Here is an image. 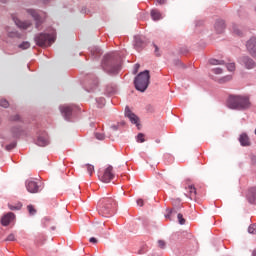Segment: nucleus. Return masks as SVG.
<instances>
[{
	"mask_svg": "<svg viewBox=\"0 0 256 256\" xmlns=\"http://www.w3.org/2000/svg\"><path fill=\"white\" fill-rule=\"evenodd\" d=\"M122 63L123 60L119 54L110 52L103 56L101 67L109 75H118L119 71H121Z\"/></svg>",
	"mask_w": 256,
	"mask_h": 256,
	"instance_id": "1",
	"label": "nucleus"
},
{
	"mask_svg": "<svg viewBox=\"0 0 256 256\" xmlns=\"http://www.w3.org/2000/svg\"><path fill=\"white\" fill-rule=\"evenodd\" d=\"M227 107L235 111H247L251 108L249 96L230 94L227 99Z\"/></svg>",
	"mask_w": 256,
	"mask_h": 256,
	"instance_id": "2",
	"label": "nucleus"
},
{
	"mask_svg": "<svg viewBox=\"0 0 256 256\" xmlns=\"http://www.w3.org/2000/svg\"><path fill=\"white\" fill-rule=\"evenodd\" d=\"M134 89L139 91V93H145L151 85V71L144 70L139 72L133 80Z\"/></svg>",
	"mask_w": 256,
	"mask_h": 256,
	"instance_id": "3",
	"label": "nucleus"
},
{
	"mask_svg": "<svg viewBox=\"0 0 256 256\" xmlns=\"http://www.w3.org/2000/svg\"><path fill=\"white\" fill-rule=\"evenodd\" d=\"M115 207H117V201H115L113 198L100 200L98 204V213L102 217L113 215V213H115Z\"/></svg>",
	"mask_w": 256,
	"mask_h": 256,
	"instance_id": "4",
	"label": "nucleus"
},
{
	"mask_svg": "<svg viewBox=\"0 0 256 256\" xmlns=\"http://www.w3.org/2000/svg\"><path fill=\"white\" fill-rule=\"evenodd\" d=\"M56 39H57V36H55V34H50L45 32L38 33L34 37V41L37 47H43L44 49L47 47H51L53 43L56 41Z\"/></svg>",
	"mask_w": 256,
	"mask_h": 256,
	"instance_id": "5",
	"label": "nucleus"
},
{
	"mask_svg": "<svg viewBox=\"0 0 256 256\" xmlns=\"http://www.w3.org/2000/svg\"><path fill=\"white\" fill-rule=\"evenodd\" d=\"M26 13L31 15L33 20L35 21V27L38 31L41 29V25L47 21V14L41 15L35 9H27Z\"/></svg>",
	"mask_w": 256,
	"mask_h": 256,
	"instance_id": "6",
	"label": "nucleus"
},
{
	"mask_svg": "<svg viewBox=\"0 0 256 256\" xmlns=\"http://www.w3.org/2000/svg\"><path fill=\"white\" fill-rule=\"evenodd\" d=\"M124 116L129 119L132 125H136L139 131L141 130V119L139 118V116H137V114L131 111V108H129V106L125 107Z\"/></svg>",
	"mask_w": 256,
	"mask_h": 256,
	"instance_id": "7",
	"label": "nucleus"
},
{
	"mask_svg": "<svg viewBox=\"0 0 256 256\" xmlns=\"http://www.w3.org/2000/svg\"><path fill=\"white\" fill-rule=\"evenodd\" d=\"M149 43H151L149 39L143 35L134 36V48L136 51H143V49H145Z\"/></svg>",
	"mask_w": 256,
	"mask_h": 256,
	"instance_id": "8",
	"label": "nucleus"
},
{
	"mask_svg": "<svg viewBox=\"0 0 256 256\" xmlns=\"http://www.w3.org/2000/svg\"><path fill=\"white\" fill-rule=\"evenodd\" d=\"M97 87H99V80L95 75H91L86 78L85 91L88 93H95V91H97Z\"/></svg>",
	"mask_w": 256,
	"mask_h": 256,
	"instance_id": "9",
	"label": "nucleus"
},
{
	"mask_svg": "<svg viewBox=\"0 0 256 256\" xmlns=\"http://www.w3.org/2000/svg\"><path fill=\"white\" fill-rule=\"evenodd\" d=\"M76 109L77 107L71 105L59 106L60 113L62 117H64L65 121H71V117H73V113H75Z\"/></svg>",
	"mask_w": 256,
	"mask_h": 256,
	"instance_id": "10",
	"label": "nucleus"
},
{
	"mask_svg": "<svg viewBox=\"0 0 256 256\" xmlns=\"http://www.w3.org/2000/svg\"><path fill=\"white\" fill-rule=\"evenodd\" d=\"M238 63L240 65H243V67H245V69H255V67H256L255 60H253V58H251L248 55L240 56L238 58Z\"/></svg>",
	"mask_w": 256,
	"mask_h": 256,
	"instance_id": "11",
	"label": "nucleus"
},
{
	"mask_svg": "<svg viewBox=\"0 0 256 256\" xmlns=\"http://www.w3.org/2000/svg\"><path fill=\"white\" fill-rule=\"evenodd\" d=\"M176 201H178V204L173 203V208H166L167 214H165V219H169V221H171V217H173V215H177V213L181 211V199L178 198Z\"/></svg>",
	"mask_w": 256,
	"mask_h": 256,
	"instance_id": "12",
	"label": "nucleus"
},
{
	"mask_svg": "<svg viewBox=\"0 0 256 256\" xmlns=\"http://www.w3.org/2000/svg\"><path fill=\"white\" fill-rule=\"evenodd\" d=\"M115 179V174L113 173V166L109 165L105 170L100 180L103 183H111Z\"/></svg>",
	"mask_w": 256,
	"mask_h": 256,
	"instance_id": "13",
	"label": "nucleus"
},
{
	"mask_svg": "<svg viewBox=\"0 0 256 256\" xmlns=\"http://www.w3.org/2000/svg\"><path fill=\"white\" fill-rule=\"evenodd\" d=\"M43 183L41 182H35L33 180L26 181V189L29 193H39Z\"/></svg>",
	"mask_w": 256,
	"mask_h": 256,
	"instance_id": "14",
	"label": "nucleus"
},
{
	"mask_svg": "<svg viewBox=\"0 0 256 256\" xmlns=\"http://www.w3.org/2000/svg\"><path fill=\"white\" fill-rule=\"evenodd\" d=\"M246 49H247L249 55H251V57H253V59H256V38L255 37H251L246 42Z\"/></svg>",
	"mask_w": 256,
	"mask_h": 256,
	"instance_id": "15",
	"label": "nucleus"
},
{
	"mask_svg": "<svg viewBox=\"0 0 256 256\" xmlns=\"http://www.w3.org/2000/svg\"><path fill=\"white\" fill-rule=\"evenodd\" d=\"M12 221H15V213L13 212H8L1 217V225L3 227H8Z\"/></svg>",
	"mask_w": 256,
	"mask_h": 256,
	"instance_id": "16",
	"label": "nucleus"
},
{
	"mask_svg": "<svg viewBox=\"0 0 256 256\" xmlns=\"http://www.w3.org/2000/svg\"><path fill=\"white\" fill-rule=\"evenodd\" d=\"M227 28V25L225 24V20L223 19H217L214 24V29L218 35H221V33H225V29Z\"/></svg>",
	"mask_w": 256,
	"mask_h": 256,
	"instance_id": "17",
	"label": "nucleus"
},
{
	"mask_svg": "<svg viewBox=\"0 0 256 256\" xmlns=\"http://www.w3.org/2000/svg\"><path fill=\"white\" fill-rule=\"evenodd\" d=\"M13 139H21V135L25 132L21 126H13L10 129Z\"/></svg>",
	"mask_w": 256,
	"mask_h": 256,
	"instance_id": "18",
	"label": "nucleus"
},
{
	"mask_svg": "<svg viewBox=\"0 0 256 256\" xmlns=\"http://www.w3.org/2000/svg\"><path fill=\"white\" fill-rule=\"evenodd\" d=\"M13 21H14L15 25H17V27H19V29L27 30V29H29V27H31V25H33L29 21H21L19 18H15V17H13Z\"/></svg>",
	"mask_w": 256,
	"mask_h": 256,
	"instance_id": "19",
	"label": "nucleus"
},
{
	"mask_svg": "<svg viewBox=\"0 0 256 256\" xmlns=\"http://www.w3.org/2000/svg\"><path fill=\"white\" fill-rule=\"evenodd\" d=\"M247 201L251 204V205H256V186L252 187L248 190V194H247Z\"/></svg>",
	"mask_w": 256,
	"mask_h": 256,
	"instance_id": "20",
	"label": "nucleus"
},
{
	"mask_svg": "<svg viewBox=\"0 0 256 256\" xmlns=\"http://www.w3.org/2000/svg\"><path fill=\"white\" fill-rule=\"evenodd\" d=\"M35 143L38 145V147H47V145H49V140L45 136V133H42L41 135H38Z\"/></svg>",
	"mask_w": 256,
	"mask_h": 256,
	"instance_id": "21",
	"label": "nucleus"
},
{
	"mask_svg": "<svg viewBox=\"0 0 256 256\" xmlns=\"http://www.w3.org/2000/svg\"><path fill=\"white\" fill-rule=\"evenodd\" d=\"M90 55L92 59H99L103 55V50L99 46H93L90 48Z\"/></svg>",
	"mask_w": 256,
	"mask_h": 256,
	"instance_id": "22",
	"label": "nucleus"
},
{
	"mask_svg": "<svg viewBox=\"0 0 256 256\" xmlns=\"http://www.w3.org/2000/svg\"><path fill=\"white\" fill-rule=\"evenodd\" d=\"M239 143L242 147H251V140L249 139V135H247V133H242L239 136Z\"/></svg>",
	"mask_w": 256,
	"mask_h": 256,
	"instance_id": "23",
	"label": "nucleus"
},
{
	"mask_svg": "<svg viewBox=\"0 0 256 256\" xmlns=\"http://www.w3.org/2000/svg\"><path fill=\"white\" fill-rule=\"evenodd\" d=\"M6 32H7V37H9V39H23V34L19 33V31L10 30V28L7 27Z\"/></svg>",
	"mask_w": 256,
	"mask_h": 256,
	"instance_id": "24",
	"label": "nucleus"
},
{
	"mask_svg": "<svg viewBox=\"0 0 256 256\" xmlns=\"http://www.w3.org/2000/svg\"><path fill=\"white\" fill-rule=\"evenodd\" d=\"M151 18L153 19V21H159L162 19L161 17V12L157 9H152L150 12Z\"/></svg>",
	"mask_w": 256,
	"mask_h": 256,
	"instance_id": "25",
	"label": "nucleus"
},
{
	"mask_svg": "<svg viewBox=\"0 0 256 256\" xmlns=\"http://www.w3.org/2000/svg\"><path fill=\"white\" fill-rule=\"evenodd\" d=\"M232 31L234 35H237L238 37H243V31L239 29V25L237 24H232Z\"/></svg>",
	"mask_w": 256,
	"mask_h": 256,
	"instance_id": "26",
	"label": "nucleus"
},
{
	"mask_svg": "<svg viewBox=\"0 0 256 256\" xmlns=\"http://www.w3.org/2000/svg\"><path fill=\"white\" fill-rule=\"evenodd\" d=\"M22 207H23V203L21 202H18L16 206L8 204V208L10 209V211H21Z\"/></svg>",
	"mask_w": 256,
	"mask_h": 256,
	"instance_id": "27",
	"label": "nucleus"
},
{
	"mask_svg": "<svg viewBox=\"0 0 256 256\" xmlns=\"http://www.w3.org/2000/svg\"><path fill=\"white\" fill-rule=\"evenodd\" d=\"M173 65H174L175 67H181V69H187V65H185L184 63H182L180 59H174V60H173Z\"/></svg>",
	"mask_w": 256,
	"mask_h": 256,
	"instance_id": "28",
	"label": "nucleus"
},
{
	"mask_svg": "<svg viewBox=\"0 0 256 256\" xmlns=\"http://www.w3.org/2000/svg\"><path fill=\"white\" fill-rule=\"evenodd\" d=\"M209 63H210V65H225L224 60H218V59H215V58H211L209 60Z\"/></svg>",
	"mask_w": 256,
	"mask_h": 256,
	"instance_id": "29",
	"label": "nucleus"
},
{
	"mask_svg": "<svg viewBox=\"0 0 256 256\" xmlns=\"http://www.w3.org/2000/svg\"><path fill=\"white\" fill-rule=\"evenodd\" d=\"M10 121H14L15 123L17 122L23 123V118H21V115L16 114V115L10 116Z\"/></svg>",
	"mask_w": 256,
	"mask_h": 256,
	"instance_id": "30",
	"label": "nucleus"
},
{
	"mask_svg": "<svg viewBox=\"0 0 256 256\" xmlns=\"http://www.w3.org/2000/svg\"><path fill=\"white\" fill-rule=\"evenodd\" d=\"M188 189L190 190V199H193L197 195V188H195V185H189Z\"/></svg>",
	"mask_w": 256,
	"mask_h": 256,
	"instance_id": "31",
	"label": "nucleus"
},
{
	"mask_svg": "<svg viewBox=\"0 0 256 256\" xmlns=\"http://www.w3.org/2000/svg\"><path fill=\"white\" fill-rule=\"evenodd\" d=\"M31 47V43L29 41H23L21 44L18 45L19 49L25 51V49H29Z\"/></svg>",
	"mask_w": 256,
	"mask_h": 256,
	"instance_id": "32",
	"label": "nucleus"
},
{
	"mask_svg": "<svg viewBox=\"0 0 256 256\" xmlns=\"http://www.w3.org/2000/svg\"><path fill=\"white\" fill-rule=\"evenodd\" d=\"M106 93L107 95H115V93H117V88L113 86H107Z\"/></svg>",
	"mask_w": 256,
	"mask_h": 256,
	"instance_id": "33",
	"label": "nucleus"
},
{
	"mask_svg": "<svg viewBox=\"0 0 256 256\" xmlns=\"http://www.w3.org/2000/svg\"><path fill=\"white\" fill-rule=\"evenodd\" d=\"M0 107H3V109H9V101L5 98L0 99Z\"/></svg>",
	"mask_w": 256,
	"mask_h": 256,
	"instance_id": "34",
	"label": "nucleus"
},
{
	"mask_svg": "<svg viewBox=\"0 0 256 256\" xmlns=\"http://www.w3.org/2000/svg\"><path fill=\"white\" fill-rule=\"evenodd\" d=\"M17 147V141H13L12 143L6 145L5 149L6 151H13Z\"/></svg>",
	"mask_w": 256,
	"mask_h": 256,
	"instance_id": "35",
	"label": "nucleus"
},
{
	"mask_svg": "<svg viewBox=\"0 0 256 256\" xmlns=\"http://www.w3.org/2000/svg\"><path fill=\"white\" fill-rule=\"evenodd\" d=\"M137 142L138 143H145V134L144 133H138L136 136Z\"/></svg>",
	"mask_w": 256,
	"mask_h": 256,
	"instance_id": "36",
	"label": "nucleus"
},
{
	"mask_svg": "<svg viewBox=\"0 0 256 256\" xmlns=\"http://www.w3.org/2000/svg\"><path fill=\"white\" fill-rule=\"evenodd\" d=\"M27 210L29 212V215H35V213H37V209H35V206H33L32 204L27 206Z\"/></svg>",
	"mask_w": 256,
	"mask_h": 256,
	"instance_id": "37",
	"label": "nucleus"
},
{
	"mask_svg": "<svg viewBox=\"0 0 256 256\" xmlns=\"http://www.w3.org/2000/svg\"><path fill=\"white\" fill-rule=\"evenodd\" d=\"M179 225H185L187 220L184 219L183 214L178 213L177 215Z\"/></svg>",
	"mask_w": 256,
	"mask_h": 256,
	"instance_id": "38",
	"label": "nucleus"
},
{
	"mask_svg": "<svg viewBox=\"0 0 256 256\" xmlns=\"http://www.w3.org/2000/svg\"><path fill=\"white\" fill-rule=\"evenodd\" d=\"M96 103H98V107L101 109L105 105V98H96Z\"/></svg>",
	"mask_w": 256,
	"mask_h": 256,
	"instance_id": "39",
	"label": "nucleus"
},
{
	"mask_svg": "<svg viewBox=\"0 0 256 256\" xmlns=\"http://www.w3.org/2000/svg\"><path fill=\"white\" fill-rule=\"evenodd\" d=\"M248 233L256 235V224H252L248 227Z\"/></svg>",
	"mask_w": 256,
	"mask_h": 256,
	"instance_id": "40",
	"label": "nucleus"
},
{
	"mask_svg": "<svg viewBox=\"0 0 256 256\" xmlns=\"http://www.w3.org/2000/svg\"><path fill=\"white\" fill-rule=\"evenodd\" d=\"M85 167H87V171L90 174V176L93 175V171H95V166L91 164H85Z\"/></svg>",
	"mask_w": 256,
	"mask_h": 256,
	"instance_id": "41",
	"label": "nucleus"
},
{
	"mask_svg": "<svg viewBox=\"0 0 256 256\" xmlns=\"http://www.w3.org/2000/svg\"><path fill=\"white\" fill-rule=\"evenodd\" d=\"M187 53H189V48L188 47H181L179 48V54L180 55H187Z\"/></svg>",
	"mask_w": 256,
	"mask_h": 256,
	"instance_id": "42",
	"label": "nucleus"
},
{
	"mask_svg": "<svg viewBox=\"0 0 256 256\" xmlns=\"http://www.w3.org/2000/svg\"><path fill=\"white\" fill-rule=\"evenodd\" d=\"M95 137H96V139H98V141H104L105 140V134H103V133L96 132Z\"/></svg>",
	"mask_w": 256,
	"mask_h": 256,
	"instance_id": "43",
	"label": "nucleus"
},
{
	"mask_svg": "<svg viewBox=\"0 0 256 256\" xmlns=\"http://www.w3.org/2000/svg\"><path fill=\"white\" fill-rule=\"evenodd\" d=\"M139 69H141V64H135L133 69V75H137L139 73Z\"/></svg>",
	"mask_w": 256,
	"mask_h": 256,
	"instance_id": "44",
	"label": "nucleus"
},
{
	"mask_svg": "<svg viewBox=\"0 0 256 256\" xmlns=\"http://www.w3.org/2000/svg\"><path fill=\"white\" fill-rule=\"evenodd\" d=\"M158 247L160 249H165V247H167V243L164 240H158Z\"/></svg>",
	"mask_w": 256,
	"mask_h": 256,
	"instance_id": "45",
	"label": "nucleus"
},
{
	"mask_svg": "<svg viewBox=\"0 0 256 256\" xmlns=\"http://www.w3.org/2000/svg\"><path fill=\"white\" fill-rule=\"evenodd\" d=\"M226 67L228 71H231V72L235 71V63H228L226 64Z\"/></svg>",
	"mask_w": 256,
	"mask_h": 256,
	"instance_id": "46",
	"label": "nucleus"
},
{
	"mask_svg": "<svg viewBox=\"0 0 256 256\" xmlns=\"http://www.w3.org/2000/svg\"><path fill=\"white\" fill-rule=\"evenodd\" d=\"M80 12L84 15H89L91 13V10H88L87 7L83 6Z\"/></svg>",
	"mask_w": 256,
	"mask_h": 256,
	"instance_id": "47",
	"label": "nucleus"
},
{
	"mask_svg": "<svg viewBox=\"0 0 256 256\" xmlns=\"http://www.w3.org/2000/svg\"><path fill=\"white\" fill-rule=\"evenodd\" d=\"M153 47L155 48V55L156 57H161V54L159 53V46H157V44L153 43Z\"/></svg>",
	"mask_w": 256,
	"mask_h": 256,
	"instance_id": "48",
	"label": "nucleus"
},
{
	"mask_svg": "<svg viewBox=\"0 0 256 256\" xmlns=\"http://www.w3.org/2000/svg\"><path fill=\"white\" fill-rule=\"evenodd\" d=\"M250 159L252 165L256 166V155L255 154H250Z\"/></svg>",
	"mask_w": 256,
	"mask_h": 256,
	"instance_id": "49",
	"label": "nucleus"
},
{
	"mask_svg": "<svg viewBox=\"0 0 256 256\" xmlns=\"http://www.w3.org/2000/svg\"><path fill=\"white\" fill-rule=\"evenodd\" d=\"M213 73H215V75H221V73H223V69L222 68H215V69H213Z\"/></svg>",
	"mask_w": 256,
	"mask_h": 256,
	"instance_id": "50",
	"label": "nucleus"
},
{
	"mask_svg": "<svg viewBox=\"0 0 256 256\" xmlns=\"http://www.w3.org/2000/svg\"><path fill=\"white\" fill-rule=\"evenodd\" d=\"M5 241H15V234H10Z\"/></svg>",
	"mask_w": 256,
	"mask_h": 256,
	"instance_id": "51",
	"label": "nucleus"
},
{
	"mask_svg": "<svg viewBox=\"0 0 256 256\" xmlns=\"http://www.w3.org/2000/svg\"><path fill=\"white\" fill-rule=\"evenodd\" d=\"M89 242H90V243H93L94 245H97V243H99V240H97V238H95V237H91V238L89 239Z\"/></svg>",
	"mask_w": 256,
	"mask_h": 256,
	"instance_id": "52",
	"label": "nucleus"
},
{
	"mask_svg": "<svg viewBox=\"0 0 256 256\" xmlns=\"http://www.w3.org/2000/svg\"><path fill=\"white\" fill-rule=\"evenodd\" d=\"M136 203H137V205L139 206V207H143V205H145V202L143 201V199H138L137 201H136Z\"/></svg>",
	"mask_w": 256,
	"mask_h": 256,
	"instance_id": "53",
	"label": "nucleus"
},
{
	"mask_svg": "<svg viewBox=\"0 0 256 256\" xmlns=\"http://www.w3.org/2000/svg\"><path fill=\"white\" fill-rule=\"evenodd\" d=\"M204 21L203 20H198V21H196V27H203V25H204Z\"/></svg>",
	"mask_w": 256,
	"mask_h": 256,
	"instance_id": "54",
	"label": "nucleus"
},
{
	"mask_svg": "<svg viewBox=\"0 0 256 256\" xmlns=\"http://www.w3.org/2000/svg\"><path fill=\"white\" fill-rule=\"evenodd\" d=\"M158 5H167V0H156Z\"/></svg>",
	"mask_w": 256,
	"mask_h": 256,
	"instance_id": "55",
	"label": "nucleus"
},
{
	"mask_svg": "<svg viewBox=\"0 0 256 256\" xmlns=\"http://www.w3.org/2000/svg\"><path fill=\"white\" fill-rule=\"evenodd\" d=\"M138 255H145V246H143L141 249H139Z\"/></svg>",
	"mask_w": 256,
	"mask_h": 256,
	"instance_id": "56",
	"label": "nucleus"
},
{
	"mask_svg": "<svg viewBox=\"0 0 256 256\" xmlns=\"http://www.w3.org/2000/svg\"><path fill=\"white\" fill-rule=\"evenodd\" d=\"M229 79H231V76H226V77L222 78V79L220 80V82L229 81Z\"/></svg>",
	"mask_w": 256,
	"mask_h": 256,
	"instance_id": "57",
	"label": "nucleus"
},
{
	"mask_svg": "<svg viewBox=\"0 0 256 256\" xmlns=\"http://www.w3.org/2000/svg\"><path fill=\"white\" fill-rule=\"evenodd\" d=\"M111 129H113V131H117L119 129V125H112Z\"/></svg>",
	"mask_w": 256,
	"mask_h": 256,
	"instance_id": "58",
	"label": "nucleus"
},
{
	"mask_svg": "<svg viewBox=\"0 0 256 256\" xmlns=\"http://www.w3.org/2000/svg\"><path fill=\"white\" fill-rule=\"evenodd\" d=\"M126 124H127V123H126L125 121H121V122H120V125H122V127H125Z\"/></svg>",
	"mask_w": 256,
	"mask_h": 256,
	"instance_id": "59",
	"label": "nucleus"
},
{
	"mask_svg": "<svg viewBox=\"0 0 256 256\" xmlns=\"http://www.w3.org/2000/svg\"><path fill=\"white\" fill-rule=\"evenodd\" d=\"M9 0H0V3L6 4Z\"/></svg>",
	"mask_w": 256,
	"mask_h": 256,
	"instance_id": "60",
	"label": "nucleus"
},
{
	"mask_svg": "<svg viewBox=\"0 0 256 256\" xmlns=\"http://www.w3.org/2000/svg\"><path fill=\"white\" fill-rule=\"evenodd\" d=\"M185 183H191V178H187V179L185 180Z\"/></svg>",
	"mask_w": 256,
	"mask_h": 256,
	"instance_id": "61",
	"label": "nucleus"
},
{
	"mask_svg": "<svg viewBox=\"0 0 256 256\" xmlns=\"http://www.w3.org/2000/svg\"><path fill=\"white\" fill-rule=\"evenodd\" d=\"M252 256H256V249L253 250Z\"/></svg>",
	"mask_w": 256,
	"mask_h": 256,
	"instance_id": "62",
	"label": "nucleus"
},
{
	"mask_svg": "<svg viewBox=\"0 0 256 256\" xmlns=\"http://www.w3.org/2000/svg\"><path fill=\"white\" fill-rule=\"evenodd\" d=\"M55 229H56L55 226H52V227H51V230H52V231H55Z\"/></svg>",
	"mask_w": 256,
	"mask_h": 256,
	"instance_id": "63",
	"label": "nucleus"
},
{
	"mask_svg": "<svg viewBox=\"0 0 256 256\" xmlns=\"http://www.w3.org/2000/svg\"><path fill=\"white\" fill-rule=\"evenodd\" d=\"M45 221H49V218H45Z\"/></svg>",
	"mask_w": 256,
	"mask_h": 256,
	"instance_id": "64",
	"label": "nucleus"
}]
</instances>
